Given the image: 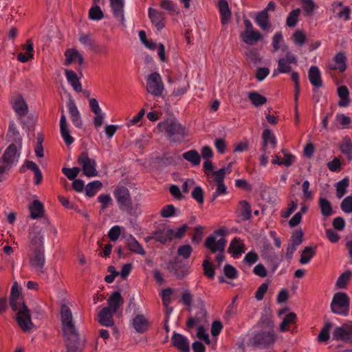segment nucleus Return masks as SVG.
Wrapping results in <instances>:
<instances>
[{"label": "nucleus", "mask_w": 352, "mask_h": 352, "mask_svg": "<svg viewBox=\"0 0 352 352\" xmlns=\"http://www.w3.org/2000/svg\"><path fill=\"white\" fill-rule=\"evenodd\" d=\"M60 320L67 352H75L78 342V333L73 322L72 311L65 305L60 308Z\"/></svg>", "instance_id": "1"}, {"label": "nucleus", "mask_w": 352, "mask_h": 352, "mask_svg": "<svg viewBox=\"0 0 352 352\" xmlns=\"http://www.w3.org/2000/svg\"><path fill=\"white\" fill-rule=\"evenodd\" d=\"M276 340V335L272 327L255 331L248 339V345L254 349H267Z\"/></svg>", "instance_id": "2"}, {"label": "nucleus", "mask_w": 352, "mask_h": 352, "mask_svg": "<svg viewBox=\"0 0 352 352\" xmlns=\"http://www.w3.org/2000/svg\"><path fill=\"white\" fill-rule=\"evenodd\" d=\"M157 127L162 132H165L170 141L176 142L183 140L184 127L175 119H167L158 123Z\"/></svg>", "instance_id": "3"}, {"label": "nucleus", "mask_w": 352, "mask_h": 352, "mask_svg": "<svg viewBox=\"0 0 352 352\" xmlns=\"http://www.w3.org/2000/svg\"><path fill=\"white\" fill-rule=\"evenodd\" d=\"M226 230L224 228L216 230L206 238L205 247L213 254L224 252L226 245Z\"/></svg>", "instance_id": "4"}, {"label": "nucleus", "mask_w": 352, "mask_h": 352, "mask_svg": "<svg viewBox=\"0 0 352 352\" xmlns=\"http://www.w3.org/2000/svg\"><path fill=\"white\" fill-rule=\"evenodd\" d=\"M114 197L121 210L133 214L132 199L129 190L126 186H118L114 190Z\"/></svg>", "instance_id": "5"}, {"label": "nucleus", "mask_w": 352, "mask_h": 352, "mask_svg": "<svg viewBox=\"0 0 352 352\" xmlns=\"http://www.w3.org/2000/svg\"><path fill=\"white\" fill-rule=\"evenodd\" d=\"M350 299L346 294L338 292L334 294L331 303V311L336 314L346 316L349 311Z\"/></svg>", "instance_id": "6"}, {"label": "nucleus", "mask_w": 352, "mask_h": 352, "mask_svg": "<svg viewBox=\"0 0 352 352\" xmlns=\"http://www.w3.org/2000/svg\"><path fill=\"white\" fill-rule=\"evenodd\" d=\"M243 23L245 30L240 34L241 40L243 43L248 45H253L263 39V36L262 34L254 28L250 19L244 18Z\"/></svg>", "instance_id": "7"}, {"label": "nucleus", "mask_w": 352, "mask_h": 352, "mask_svg": "<svg viewBox=\"0 0 352 352\" xmlns=\"http://www.w3.org/2000/svg\"><path fill=\"white\" fill-rule=\"evenodd\" d=\"M146 90L154 96H160L164 89L161 76L157 72L151 73L146 78Z\"/></svg>", "instance_id": "8"}, {"label": "nucleus", "mask_w": 352, "mask_h": 352, "mask_svg": "<svg viewBox=\"0 0 352 352\" xmlns=\"http://www.w3.org/2000/svg\"><path fill=\"white\" fill-rule=\"evenodd\" d=\"M78 163L81 166L83 174L89 177L98 175L96 162L89 157L87 151H83L78 157Z\"/></svg>", "instance_id": "9"}, {"label": "nucleus", "mask_w": 352, "mask_h": 352, "mask_svg": "<svg viewBox=\"0 0 352 352\" xmlns=\"http://www.w3.org/2000/svg\"><path fill=\"white\" fill-rule=\"evenodd\" d=\"M332 339L342 340L345 342H352V322L345 323L337 327L332 332Z\"/></svg>", "instance_id": "10"}, {"label": "nucleus", "mask_w": 352, "mask_h": 352, "mask_svg": "<svg viewBox=\"0 0 352 352\" xmlns=\"http://www.w3.org/2000/svg\"><path fill=\"white\" fill-rule=\"evenodd\" d=\"M16 320L19 326L23 331H29L34 327L32 322L30 311L27 306H23L22 309L17 311Z\"/></svg>", "instance_id": "11"}, {"label": "nucleus", "mask_w": 352, "mask_h": 352, "mask_svg": "<svg viewBox=\"0 0 352 352\" xmlns=\"http://www.w3.org/2000/svg\"><path fill=\"white\" fill-rule=\"evenodd\" d=\"M297 57L292 52H287L285 56L280 58L278 61V73H289L292 70L290 65H297Z\"/></svg>", "instance_id": "12"}, {"label": "nucleus", "mask_w": 352, "mask_h": 352, "mask_svg": "<svg viewBox=\"0 0 352 352\" xmlns=\"http://www.w3.org/2000/svg\"><path fill=\"white\" fill-rule=\"evenodd\" d=\"M113 17L122 25H124V0H109Z\"/></svg>", "instance_id": "13"}, {"label": "nucleus", "mask_w": 352, "mask_h": 352, "mask_svg": "<svg viewBox=\"0 0 352 352\" xmlns=\"http://www.w3.org/2000/svg\"><path fill=\"white\" fill-rule=\"evenodd\" d=\"M32 250V255L30 258V265L36 271L42 272L45 263L44 249H34Z\"/></svg>", "instance_id": "14"}, {"label": "nucleus", "mask_w": 352, "mask_h": 352, "mask_svg": "<svg viewBox=\"0 0 352 352\" xmlns=\"http://www.w3.org/2000/svg\"><path fill=\"white\" fill-rule=\"evenodd\" d=\"M148 14L152 24L158 31L162 30L164 28L166 17L163 12L159 11L152 8H149L148 10Z\"/></svg>", "instance_id": "15"}, {"label": "nucleus", "mask_w": 352, "mask_h": 352, "mask_svg": "<svg viewBox=\"0 0 352 352\" xmlns=\"http://www.w3.org/2000/svg\"><path fill=\"white\" fill-rule=\"evenodd\" d=\"M171 342L173 346H175L179 352H190V343L188 339L177 332H173Z\"/></svg>", "instance_id": "16"}, {"label": "nucleus", "mask_w": 352, "mask_h": 352, "mask_svg": "<svg viewBox=\"0 0 352 352\" xmlns=\"http://www.w3.org/2000/svg\"><path fill=\"white\" fill-rule=\"evenodd\" d=\"M30 247L32 250L44 249L43 235L41 229L38 226H34L33 230L30 232Z\"/></svg>", "instance_id": "17"}, {"label": "nucleus", "mask_w": 352, "mask_h": 352, "mask_svg": "<svg viewBox=\"0 0 352 352\" xmlns=\"http://www.w3.org/2000/svg\"><path fill=\"white\" fill-rule=\"evenodd\" d=\"M6 136L10 144H14L16 147L22 148L23 138L14 122L10 123Z\"/></svg>", "instance_id": "18"}, {"label": "nucleus", "mask_w": 352, "mask_h": 352, "mask_svg": "<svg viewBox=\"0 0 352 352\" xmlns=\"http://www.w3.org/2000/svg\"><path fill=\"white\" fill-rule=\"evenodd\" d=\"M262 145L261 151L274 149L276 148L277 141L275 135L272 133L271 130L266 129L262 133Z\"/></svg>", "instance_id": "19"}, {"label": "nucleus", "mask_w": 352, "mask_h": 352, "mask_svg": "<svg viewBox=\"0 0 352 352\" xmlns=\"http://www.w3.org/2000/svg\"><path fill=\"white\" fill-rule=\"evenodd\" d=\"M131 325L138 333H144L148 331L150 322L142 314H137L131 320Z\"/></svg>", "instance_id": "20"}, {"label": "nucleus", "mask_w": 352, "mask_h": 352, "mask_svg": "<svg viewBox=\"0 0 352 352\" xmlns=\"http://www.w3.org/2000/svg\"><path fill=\"white\" fill-rule=\"evenodd\" d=\"M308 78L310 83L314 87L313 91L316 92V89L322 87L323 83L321 78V73L316 66H311L308 72Z\"/></svg>", "instance_id": "21"}, {"label": "nucleus", "mask_w": 352, "mask_h": 352, "mask_svg": "<svg viewBox=\"0 0 352 352\" xmlns=\"http://www.w3.org/2000/svg\"><path fill=\"white\" fill-rule=\"evenodd\" d=\"M62 114L60 120V131L61 136L67 145H70L74 142V139L70 135V131L67 122L66 116L64 110H61Z\"/></svg>", "instance_id": "22"}, {"label": "nucleus", "mask_w": 352, "mask_h": 352, "mask_svg": "<svg viewBox=\"0 0 352 352\" xmlns=\"http://www.w3.org/2000/svg\"><path fill=\"white\" fill-rule=\"evenodd\" d=\"M67 107L72 120V123L77 128H82V121L80 112L73 100H69L67 104Z\"/></svg>", "instance_id": "23"}, {"label": "nucleus", "mask_w": 352, "mask_h": 352, "mask_svg": "<svg viewBox=\"0 0 352 352\" xmlns=\"http://www.w3.org/2000/svg\"><path fill=\"white\" fill-rule=\"evenodd\" d=\"M115 312L109 309V307H104L98 315V322L105 327H112L114 324L113 314Z\"/></svg>", "instance_id": "24"}, {"label": "nucleus", "mask_w": 352, "mask_h": 352, "mask_svg": "<svg viewBox=\"0 0 352 352\" xmlns=\"http://www.w3.org/2000/svg\"><path fill=\"white\" fill-rule=\"evenodd\" d=\"M174 230L170 228L159 229L153 233L152 239L162 243H165L170 241L173 239Z\"/></svg>", "instance_id": "25"}, {"label": "nucleus", "mask_w": 352, "mask_h": 352, "mask_svg": "<svg viewBox=\"0 0 352 352\" xmlns=\"http://www.w3.org/2000/svg\"><path fill=\"white\" fill-rule=\"evenodd\" d=\"M256 25L263 31H269L271 29V23L270 21V16L266 11H261L258 12L254 18Z\"/></svg>", "instance_id": "26"}, {"label": "nucleus", "mask_w": 352, "mask_h": 352, "mask_svg": "<svg viewBox=\"0 0 352 352\" xmlns=\"http://www.w3.org/2000/svg\"><path fill=\"white\" fill-rule=\"evenodd\" d=\"M218 8L221 16V22L223 25L229 23L231 18V11L226 0H219Z\"/></svg>", "instance_id": "27"}, {"label": "nucleus", "mask_w": 352, "mask_h": 352, "mask_svg": "<svg viewBox=\"0 0 352 352\" xmlns=\"http://www.w3.org/2000/svg\"><path fill=\"white\" fill-rule=\"evenodd\" d=\"M333 64H329V67L332 70H338L343 72L346 69V56L342 52H338L333 58Z\"/></svg>", "instance_id": "28"}, {"label": "nucleus", "mask_w": 352, "mask_h": 352, "mask_svg": "<svg viewBox=\"0 0 352 352\" xmlns=\"http://www.w3.org/2000/svg\"><path fill=\"white\" fill-rule=\"evenodd\" d=\"M124 302L123 298L119 292H114L107 300L108 307L109 309L113 312H116Z\"/></svg>", "instance_id": "29"}, {"label": "nucleus", "mask_w": 352, "mask_h": 352, "mask_svg": "<svg viewBox=\"0 0 352 352\" xmlns=\"http://www.w3.org/2000/svg\"><path fill=\"white\" fill-rule=\"evenodd\" d=\"M29 210L30 212V218L36 219L42 217L44 212V207L40 201L35 199L29 206Z\"/></svg>", "instance_id": "30"}, {"label": "nucleus", "mask_w": 352, "mask_h": 352, "mask_svg": "<svg viewBox=\"0 0 352 352\" xmlns=\"http://www.w3.org/2000/svg\"><path fill=\"white\" fill-rule=\"evenodd\" d=\"M65 74L68 82L76 92L82 91V85L77 74L72 70L65 69Z\"/></svg>", "instance_id": "31"}, {"label": "nucleus", "mask_w": 352, "mask_h": 352, "mask_svg": "<svg viewBox=\"0 0 352 352\" xmlns=\"http://www.w3.org/2000/svg\"><path fill=\"white\" fill-rule=\"evenodd\" d=\"M182 157L192 166H197L201 162V155L195 149H191L182 154Z\"/></svg>", "instance_id": "32"}, {"label": "nucleus", "mask_w": 352, "mask_h": 352, "mask_svg": "<svg viewBox=\"0 0 352 352\" xmlns=\"http://www.w3.org/2000/svg\"><path fill=\"white\" fill-rule=\"evenodd\" d=\"M12 107L17 116L20 118L24 117L28 113V105L24 100L21 97H19L16 99L12 104Z\"/></svg>", "instance_id": "33"}, {"label": "nucleus", "mask_w": 352, "mask_h": 352, "mask_svg": "<svg viewBox=\"0 0 352 352\" xmlns=\"http://www.w3.org/2000/svg\"><path fill=\"white\" fill-rule=\"evenodd\" d=\"M228 251L234 258H239L244 252V244L235 238L230 242Z\"/></svg>", "instance_id": "34"}, {"label": "nucleus", "mask_w": 352, "mask_h": 352, "mask_svg": "<svg viewBox=\"0 0 352 352\" xmlns=\"http://www.w3.org/2000/svg\"><path fill=\"white\" fill-rule=\"evenodd\" d=\"M338 95L340 98L338 106L346 107L350 103L349 91L346 86H340L338 88Z\"/></svg>", "instance_id": "35"}, {"label": "nucleus", "mask_w": 352, "mask_h": 352, "mask_svg": "<svg viewBox=\"0 0 352 352\" xmlns=\"http://www.w3.org/2000/svg\"><path fill=\"white\" fill-rule=\"evenodd\" d=\"M160 6L171 15H178L180 13L179 8L171 0H160Z\"/></svg>", "instance_id": "36"}, {"label": "nucleus", "mask_w": 352, "mask_h": 352, "mask_svg": "<svg viewBox=\"0 0 352 352\" xmlns=\"http://www.w3.org/2000/svg\"><path fill=\"white\" fill-rule=\"evenodd\" d=\"M127 246L129 249L135 253L140 255H145L146 252L142 248V246L139 243V242L133 237L132 235H129L127 238Z\"/></svg>", "instance_id": "37"}, {"label": "nucleus", "mask_w": 352, "mask_h": 352, "mask_svg": "<svg viewBox=\"0 0 352 352\" xmlns=\"http://www.w3.org/2000/svg\"><path fill=\"white\" fill-rule=\"evenodd\" d=\"M231 166L232 163H230L227 167H223L217 171H213L210 174V177H213L214 182L216 183L224 182L226 175L231 173Z\"/></svg>", "instance_id": "38"}, {"label": "nucleus", "mask_w": 352, "mask_h": 352, "mask_svg": "<svg viewBox=\"0 0 352 352\" xmlns=\"http://www.w3.org/2000/svg\"><path fill=\"white\" fill-rule=\"evenodd\" d=\"M248 98L254 107H259L267 102V98L256 91H250Z\"/></svg>", "instance_id": "39"}, {"label": "nucleus", "mask_w": 352, "mask_h": 352, "mask_svg": "<svg viewBox=\"0 0 352 352\" xmlns=\"http://www.w3.org/2000/svg\"><path fill=\"white\" fill-rule=\"evenodd\" d=\"M318 204L323 216L329 217L333 214L331 204L327 199L320 197Z\"/></svg>", "instance_id": "40"}, {"label": "nucleus", "mask_w": 352, "mask_h": 352, "mask_svg": "<svg viewBox=\"0 0 352 352\" xmlns=\"http://www.w3.org/2000/svg\"><path fill=\"white\" fill-rule=\"evenodd\" d=\"M349 186V179L344 177L336 184V196L338 199L342 198L346 192V188Z\"/></svg>", "instance_id": "41"}, {"label": "nucleus", "mask_w": 352, "mask_h": 352, "mask_svg": "<svg viewBox=\"0 0 352 352\" xmlns=\"http://www.w3.org/2000/svg\"><path fill=\"white\" fill-rule=\"evenodd\" d=\"M241 206V218L243 221H248L252 217V210L250 204L245 200L239 202Z\"/></svg>", "instance_id": "42"}, {"label": "nucleus", "mask_w": 352, "mask_h": 352, "mask_svg": "<svg viewBox=\"0 0 352 352\" xmlns=\"http://www.w3.org/2000/svg\"><path fill=\"white\" fill-rule=\"evenodd\" d=\"M300 12V8H296L291 11L287 18L286 25L289 28H294L298 21Z\"/></svg>", "instance_id": "43"}, {"label": "nucleus", "mask_w": 352, "mask_h": 352, "mask_svg": "<svg viewBox=\"0 0 352 352\" xmlns=\"http://www.w3.org/2000/svg\"><path fill=\"white\" fill-rule=\"evenodd\" d=\"M80 43L83 45L85 47H87L89 50H94L96 49V46L91 38V35L90 34H81L79 36Z\"/></svg>", "instance_id": "44"}, {"label": "nucleus", "mask_w": 352, "mask_h": 352, "mask_svg": "<svg viewBox=\"0 0 352 352\" xmlns=\"http://www.w3.org/2000/svg\"><path fill=\"white\" fill-rule=\"evenodd\" d=\"M101 187L102 183L98 180L89 182L85 187V193L88 197H93Z\"/></svg>", "instance_id": "45"}, {"label": "nucleus", "mask_w": 352, "mask_h": 352, "mask_svg": "<svg viewBox=\"0 0 352 352\" xmlns=\"http://www.w3.org/2000/svg\"><path fill=\"white\" fill-rule=\"evenodd\" d=\"M296 315L293 312H290L287 314L283 319L282 322L280 324V331L281 332H285L288 331V328L287 326L289 324H293L296 322Z\"/></svg>", "instance_id": "46"}, {"label": "nucleus", "mask_w": 352, "mask_h": 352, "mask_svg": "<svg viewBox=\"0 0 352 352\" xmlns=\"http://www.w3.org/2000/svg\"><path fill=\"white\" fill-rule=\"evenodd\" d=\"M352 276V272L346 270L342 273L338 278L336 285L339 289H344L346 287L348 281Z\"/></svg>", "instance_id": "47"}, {"label": "nucleus", "mask_w": 352, "mask_h": 352, "mask_svg": "<svg viewBox=\"0 0 352 352\" xmlns=\"http://www.w3.org/2000/svg\"><path fill=\"white\" fill-rule=\"evenodd\" d=\"M315 250L311 247H305L302 252L300 263L302 265L308 263L311 258L315 255Z\"/></svg>", "instance_id": "48"}, {"label": "nucleus", "mask_w": 352, "mask_h": 352, "mask_svg": "<svg viewBox=\"0 0 352 352\" xmlns=\"http://www.w3.org/2000/svg\"><path fill=\"white\" fill-rule=\"evenodd\" d=\"M342 153L346 155L347 159L352 160V143L349 139L345 140L340 146Z\"/></svg>", "instance_id": "49"}, {"label": "nucleus", "mask_w": 352, "mask_h": 352, "mask_svg": "<svg viewBox=\"0 0 352 352\" xmlns=\"http://www.w3.org/2000/svg\"><path fill=\"white\" fill-rule=\"evenodd\" d=\"M227 193V187L226 186L224 182L216 183V190L212 193L210 201L213 203L217 197L226 195Z\"/></svg>", "instance_id": "50"}, {"label": "nucleus", "mask_w": 352, "mask_h": 352, "mask_svg": "<svg viewBox=\"0 0 352 352\" xmlns=\"http://www.w3.org/2000/svg\"><path fill=\"white\" fill-rule=\"evenodd\" d=\"M89 16L91 20L99 21L104 17L103 12L98 6L91 7L89 11Z\"/></svg>", "instance_id": "51"}, {"label": "nucleus", "mask_w": 352, "mask_h": 352, "mask_svg": "<svg viewBox=\"0 0 352 352\" xmlns=\"http://www.w3.org/2000/svg\"><path fill=\"white\" fill-rule=\"evenodd\" d=\"M80 171V168L74 167L72 168H63L62 172L69 179V180L74 179Z\"/></svg>", "instance_id": "52"}, {"label": "nucleus", "mask_w": 352, "mask_h": 352, "mask_svg": "<svg viewBox=\"0 0 352 352\" xmlns=\"http://www.w3.org/2000/svg\"><path fill=\"white\" fill-rule=\"evenodd\" d=\"M332 324L331 322H327L320 331L318 335V340L320 342H326L329 339V330Z\"/></svg>", "instance_id": "53"}, {"label": "nucleus", "mask_w": 352, "mask_h": 352, "mask_svg": "<svg viewBox=\"0 0 352 352\" xmlns=\"http://www.w3.org/2000/svg\"><path fill=\"white\" fill-rule=\"evenodd\" d=\"M192 251V248L190 245H180L177 249V254L184 259L190 257Z\"/></svg>", "instance_id": "54"}, {"label": "nucleus", "mask_w": 352, "mask_h": 352, "mask_svg": "<svg viewBox=\"0 0 352 352\" xmlns=\"http://www.w3.org/2000/svg\"><path fill=\"white\" fill-rule=\"evenodd\" d=\"M340 208L345 213L352 212V195L347 196L342 200Z\"/></svg>", "instance_id": "55"}, {"label": "nucleus", "mask_w": 352, "mask_h": 352, "mask_svg": "<svg viewBox=\"0 0 352 352\" xmlns=\"http://www.w3.org/2000/svg\"><path fill=\"white\" fill-rule=\"evenodd\" d=\"M77 50L76 49H68L65 52V65H71L76 59Z\"/></svg>", "instance_id": "56"}, {"label": "nucleus", "mask_w": 352, "mask_h": 352, "mask_svg": "<svg viewBox=\"0 0 352 352\" xmlns=\"http://www.w3.org/2000/svg\"><path fill=\"white\" fill-rule=\"evenodd\" d=\"M293 40L297 45L301 46L306 41L305 34L302 31L297 30L293 34Z\"/></svg>", "instance_id": "57"}, {"label": "nucleus", "mask_w": 352, "mask_h": 352, "mask_svg": "<svg viewBox=\"0 0 352 352\" xmlns=\"http://www.w3.org/2000/svg\"><path fill=\"white\" fill-rule=\"evenodd\" d=\"M283 42V37L280 32H276L272 38L273 51L276 52L280 47V43Z\"/></svg>", "instance_id": "58"}, {"label": "nucleus", "mask_w": 352, "mask_h": 352, "mask_svg": "<svg viewBox=\"0 0 352 352\" xmlns=\"http://www.w3.org/2000/svg\"><path fill=\"white\" fill-rule=\"evenodd\" d=\"M310 183L308 180L303 182L302 184V190L303 194V198L307 200H311L313 199V193L309 190Z\"/></svg>", "instance_id": "59"}, {"label": "nucleus", "mask_w": 352, "mask_h": 352, "mask_svg": "<svg viewBox=\"0 0 352 352\" xmlns=\"http://www.w3.org/2000/svg\"><path fill=\"white\" fill-rule=\"evenodd\" d=\"M192 197L199 204H202L204 203V191L201 187L196 186L192 192Z\"/></svg>", "instance_id": "60"}, {"label": "nucleus", "mask_w": 352, "mask_h": 352, "mask_svg": "<svg viewBox=\"0 0 352 352\" xmlns=\"http://www.w3.org/2000/svg\"><path fill=\"white\" fill-rule=\"evenodd\" d=\"M268 284L266 283H262L257 289L255 292V298L257 300H261L263 299L265 294L268 289Z\"/></svg>", "instance_id": "61"}, {"label": "nucleus", "mask_w": 352, "mask_h": 352, "mask_svg": "<svg viewBox=\"0 0 352 352\" xmlns=\"http://www.w3.org/2000/svg\"><path fill=\"white\" fill-rule=\"evenodd\" d=\"M203 268L204 274L208 278L212 279L214 277V271L212 264L208 261L205 260L203 262Z\"/></svg>", "instance_id": "62"}, {"label": "nucleus", "mask_w": 352, "mask_h": 352, "mask_svg": "<svg viewBox=\"0 0 352 352\" xmlns=\"http://www.w3.org/2000/svg\"><path fill=\"white\" fill-rule=\"evenodd\" d=\"M225 276L230 279H234L237 277L236 270L230 265H226L223 269Z\"/></svg>", "instance_id": "63"}, {"label": "nucleus", "mask_w": 352, "mask_h": 352, "mask_svg": "<svg viewBox=\"0 0 352 352\" xmlns=\"http://www.w3.org/2000/svg\"><path fill=\"white\" fill-rule=\"evenodd\" d=\"M175 208L173 205H167L162 208L160 212V214L162 217L168 218L174 216Z\"/></svg>", "instance_id": "64"}]
</instances>
